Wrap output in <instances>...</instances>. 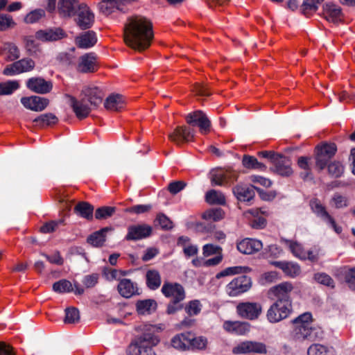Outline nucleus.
Instances as JSON below:
<instances>
[{"label":"nucleus","instance_id":"1","mask_svg":"<svg viewBox=\"0 0 355 355\" xmlns=\"http://www.w3.org/2000/svg\"><path fill=\"white\" fill-rule=\"evenodd\" d=\"M153 24L146 17L135 15L128 19L124 26V41L131 48L141 51L150 45Z\"/></svg>","mask_w":355,"mask_h":355},{"label":"nucleus","instance_id":"2","mask_svg":"<svg viewBox=\"0 0 355 355\" xmlns=\"http://www.w3.org/2000/svg\"><path fill=\"white\" fill-rule=\"evenodd\" d=\"M293 289V286L289 282H283L273 288L277 300L267 311L266 317L270 322H279L288 317L292 311L290 293Z\"/></svg>","mask_w":355,"mask_h":355},{"label":"nucleus","instance_id":"3","mask_svg":"<svg viewBox=\"0 0 355 355\" xmlns=\"http://www.w3.org/2000/svg\"><path fill=\"white\" fill-rule=\"evenodd\" d=\"M144 331L137 336L129 345L128 355H156L153 349L159 339L155 335L156 329L153 325H146Z\"/></svg>","mask_w":355,"mask_h":355},{"label":"nucleus","instance_id":"4","mask_svg":"<svg viewBox=\"0 0 355 355\" xmlns=\"http://www.w3.org/2000/svg\"><path fill=\"white\" fill-rule=\"evenodd\" d=\"M310 207L317 217L324 222L328 227L332 228L336 234H340L342 233V227L336 223L335 219L328 213L325 207L318 199L311 200Z\"/></svg>","mask_w":355,"mask_h":355},{"label":"nucleus","instance_id":"5","mask_svg":"<svg viewBox=\"0 0 355 355\" xmlns=\"http://www.w3.org/2000/svg\"><path fill=\"white\" fill-rule=\"evenodd\" d=\"M337 148L335 144H323L315 148V166L319 170H323L329 161L334 156Z\"/></svg>","mask_w":355,"mask_h":355},{"label":"nucleus","instance_id":"6","mask_svg":"<svg viewBox=\"0 0 355 355\" xmlns=\"http://www.w3.org/2000/svg\"><path fill=\"white\" fill-rule=\"evenodd\" d=\"M251 286V278L246 275H241L233 279L226 286L225 291L229 296L236 297L248 291Z\"/></svg>","mask_w":355,"mask_h":355},{"label":"nucleus","instance_id":"7","mask_svg":"<svg viewBox=\"0 0 355 355\" xmlns=\"http://www.w3.org/2000/svg\"><path fill=\"white\" fill-rule=\"evenodd\" d=\"M186 120L189 125L198 126L202 135H207L210 131L211 121L207 116L200 110L189 113L187 116Z\"/></svg>","mask_w":355,"mask_h":355},{"label":"nucleus","instance_id":"8","mask_svg":"<svg viewBox=\"0 0 355 355\" xmlns=\"http://www.w3.org/2000/svg\"><path fill=\"white\" fill-rule=\"evenodd\" d=\"M232 352L234 354L257 353L267 354V348L264 343L257 341H244L233 347Z\"/></svg>","mask_w":355,"mask_h":355},{"label":"nucleus","instance_id":"9","mask_svg":"<svg viewBox=\"0 0 355 355\" xmlns=\"http://www.w3.org/2000/svg\"><path fill=\"white\" fill-rule=\"evenodd\" d=\"M35 62L31 58H23L6 66L3 73L5 76H15L33 70L35 67Z\"/></svg>","mask_w":355,"mask_h":355},{"label":"nucleus","instance_id":"10","mask_svg":"<svg viewBox=\"0 0 355 355\" xmlns=\"http://www.w3.org/2000/svg\"><path fill=\"white\" fill-rule=\"evenodd\" d=\"M261 305L258 302H245L236 306L238 314L243 318L248 320L257 319L261 313Z\"/></svg>","mask_w":355,"mask_h":355},{"label":"nucleus","instance_id":"11","mask_svg":"<svg viewBox=\"0 0 355 355\" xmlns=\"http://www.w3.org/2000/svg\"><path fill=\"white\" fill-rule=\"evenodd\" d=\"M195 135L194 130L187 126H178L168 135V139L178 146L191 141Z\"/></svg>","mask_w":355,"mask_h":355},{"label":"nucleus","instance_id":"12","mask_svg":"<svg viewBox=\"0 0 355 355\" xmlns=\"http://www.w3.org/2000/svg\"><path fill=\"white\" fill-rule=\"evenodd\" d=\"M162 293L173 301H183L186 297L184 287L178 283L165 282L162 287Z\"/></svg>","mask_w":355,"mask_h":355},{"label":"nucleus","instance_id":"13","mask_svg":"<svg viewBox=\"0 0 355 355\" xmlns=\"http://www.w3.org/2000/svg\"><path fill=\"white\" fill-rule=\"evenodd\" d=\"M26 87L33 92L37 94H47L53 88L51 81L44 80L41 77H33L27 80Z\"/></svg>","mask_w":355,"mask_h":355},{"label":"nucleus","instance_id":"14","mask_svg":"<svg viewBox=\"0 0 355 355\" xmlns=\"http://www.w3.org/2000/svg\"><path fill=\"white\" fill-rule=\"evenodd\" d=\"M77 14V24L81 29L89 28L92 25L94 15L87 5L80 4Z\"/></svg>","mask_w":355,"mask_h":355},{"label":"nucleus","instance_id":"15","mask_svg":"<svg viewBox=\"0 0 355 355\" xmlns=\"http://www.w3.org/2000/svg\"><path fill=\"white\" fill-rule=\"evenodd\" d=\"M21 104L27 109L40 112L44 110L49 105V100L44 97L32 96L30 97H22Z\"/></svg>","mask_w":355,"mask_h":355},{"label":"nucleus","instance_id":"16","mask_svg":"<svg viewBox=\"0 0 355 355\" xmlns=\"http://www.w3.org/2000/svg\"><path fill=\"white\" fill-rule=\"evenodd\" d=\"M151 231V227L147 225H131L128 228L125 239L128 241L140 240L148 236Z\"/></svg>","mask_w":355,"mask_h":355},{"label":"nucleus","instance_id":"17","mask_svg":"<svg viewBox=\"0 0 355 355\" xmlns=\"http://www.w3.org/2000/svg\"><path fill=\"white\" fill-rule=\"evenodd\" d=\"M238 250L245 254H254L263 248L261 241L254 239L245 238L237 243Z\"/></svg>","mask_w":355,"mask_h":355},{"label":"nucleus","instance_id":"18","mask_svg":"<svg viewBox=\"0 0 355 355\" xmlns=\"http://www.w3.org/2000/svg\"><path fill=\"white\" fill-rule=\"evenodd\" d=\"M65 37V33L60 28L40 30L35 33V38L42 42H53Z\"/></svg>","mask_w":355,"mask_h":355},{"label":"nucleus","instance_id":"19","mask_svg":"<svg viewBox=\"0 0 355 355\" xmlns=\"http://www.w3.org/2000/svg\"><path fill=\"white\" fill-rule=\"evenodd\" d=\"M70 105L77 118L83 119L86 118L91 112V107L85 99L77 100L73 96H69Z\"/></svg>","mask_w":355,"mask_h":355},{"label":"nucleus","instance_id":"20","mask_svg":"<svg viewBox=\"0 0 355 355\" xmlns=\"http://www.w3.org/2000/svg\"><path fill=\"white\" fill-rule=\"evenodd\" d=\"M78 71L82 73L94 72L96 69V58L94 53H86L80 57L77 66Z\"/></svg>","mask_w":355,"mask_h":355},{"label":"nucleus","instance_id":"21","mask_svg":"<svg viewBox=\"0 0 355 355\" xmlns=\"http://www.w3.org/2000/svg\"><path fill=\"white\" fill-rule=\"evenodd\" d=\"M272 164L274 165L272 171L279 175L288 177L293 173L291 162L286 157L279 155L277 158L273 159Z\"/></svg>","mask_w":355,"mask_h":355},{"label":"nucleus","instance_id":"22","mask_svg":"<svg viewBox=\"0 0 355 355\" xmlns=\"http://www.w3.org/2000/svg\"><path fill=\"white\" fill-rule=\"evenodd\" d=\"M255 187L246 184H238L233 188V193L239 201L250 202L254 196Z\"/></svg>","mask_w":355,"mask_h":355},{"label":"nucleus","instance_id":"23","mask_svg":"<svg viewBox=\"0 0 355 355\" xmlns=\"http://www.w3.org/2000/svg\"><path fill=\"white\" fill-rule=\"evenodd\" d=\"M272 264L282 270L286 275L292 278L297 277L301 273L300 266L296 263L289 261H273Z\"/></svg>","mask_w":355,"mask_h":355},{"label":"nucleus","instance_id":"24","mask_svg":"<svg viewBox=\"0 0 355 355\" xmlns=\"http://www.w3.org/2000/svg\"><path fill=\"white\" fill-rule=\"evenodd\" d=\"M118 291L121 296L125 298L139 294L137 284L129 279H123L120 281L118 285Z\"/></svg>","mask_w":355,"mask_h":355},{"label":"nucleus","instance_id":"25","mask_svg":"<svg viewBox=\"0 0 355 355\" xmlns=\"http://www.w3.org/2000/svg\"><path fill=\"white\" fill-rule=\"evenodd\" d=\"M341 9L340 6L333 3H326L323 8L325 19L331 22H338L341 19Z\"/></svg>","mask_w":355,"mask_h":355},{"label":"nucleus","instance_id":"26","mask_svg":"<svg viewBox=\"0 0 355 355\" xmlns=\"http://www.w3.org/2000/svg\"><path fill=\"white\" fill-rule=\"evenodd\" d=\"M83 92L87 98V101L89 102L91 105L96 107L102 102L103 94L99 88L86 87L83 90Z\"/></svg>","mask_w":355,"mask_h":355},{"label":"nucleus","instance_id":"27","mask_svg":"<svg viewBox=\"0 0 355 355\" xmlns=\"http://www.w3.org/2000/svg\"><path fill=\"white\" fill-rule=\"evenodd\" d=\"M78 6L77 0H60L58 3V9L61 15L71 17L75 14Z\"/></svg>","mask_w":355,"mask_h":355},{"label":"nucleus","instance_id":"28","mask_svg":"<svg viewBox=\"0 0 355 355\" xmlns=\"http://www.w3.org/2000/svg\"><path fill=\"white\" fill-rule=\"evenodd\" d=\"M223 328L228 332L237 335H243L249 331L250 326L247 322L239 321H225Z\"/></svg>","mask_w":355,"mask_h":355},{"label":"nucleus","instance_id":"29","mask_svg":"<svg viewBox=\"0 0 355 355\" xmlns=\"http://www.w3.org/2000/svg\"><path fill=\"white\" fill-rule=\"evenodd\" d=\"M189 338H191V332L177 334L171 339V345L179 350L189 349L191 345Z\"/></svg>","mask_w":355,"mask_h":355},{"label":"nucleus","instance_id":"30","mask_svg":"<svg viewBox=\"0 0 355 355\" xmlns=\"http://www.w3.org/2000/svg\"><path fill=\"white\" fill-rule=\"evenodd\" d=\"M97 42L96 33L93 31H87L76 38L78 47L88 49L93 46Z\"/></svg>","mask_w":355,"mask_h":355},{"label":"nucleus","instance_id":"31","mask_svg":"<svg viewBox=\"0 0 355 355\" xmlns=\"http://www.w3.org/2000/svg\"><path fill=\"white\" fill-rule=\"evenodd\" d=\"M1 55L6 61H13L20 56L17 46L12 43H6L1 49Z\"/></svg>","mask_w":355,"mask_h":355},{"label":"nucleus","instance_id":"32","mask_svg":"<svg viewBox=\"0 0 355 355\" xmlns=\"http://www.w3.org/2000/svg\"><path fill=\"white\" fill-rule=\"evenodd\" d=\"M109 230V227H104L90 234L87 237V243L96 248L101 247L105 241L106 233Z\"/></svg>","mask_w":355,"mask_h":355},{"label":"nucleus","instance_id":"33","mask_svg":"<svg viewBox=\"0 0 355 355\" xmlns=\"http://www.w3.org/2000/svg\"><path fill=\"white\" fill-rule=\"evenodd\" d=\"M124 105L123 97L120 94H112L106 98L105 102V108L112 111H119L124 107Z\"/></svg>","mask_w":355,"mask_h":355},{"label":"nucleus","instance_id":"34","mask_svg":"<svg viewBox=\"0 0 355 355\" xmlns=\"http://www.w3.org/2000/svg\"><path fill=\"white\" fill-rule=\"evenodd\" d=\"M311 323L304 324H295L292 331V338L296 341L308 340Z\"/></svg>","mask_w":355,"mask_h":355},{"label":"nucleus","instance_id":"35","mask_svg":"<svg viewBox=\"0 0 355 355\" xmlns=\"http://www.w3.org/2000/svg\"><path fill=\"white\" fill-rule=\"evenodd\" d=\"M146 285L150 290L157 289L162 283L159 272L156 270H148L146 274Z\"/></svg>","mask_w":355,"mask_h":355},{"label":"nucleus","instance_id":"36","mask_svg":"<svg viewBox=\"0 0 355 355\" xmlns=\"http://www.w3.org/2000/svg\"><path fill=\"white\" fill-rule=\"evenodd\" d=\"M74 211L80 216L91 220L93 218L94 207L87 202H81L76 205Z\"/></svg>","mask_w":355,"mask_h":355},{"label":"nucleus","instance_id":"37","mask_svg":"<svg viewBox=\"0 0 355 355\" xmlns=\"http://www.w3.org/2000/svg\"><path fill=\"white\" fill-rule=\"evenodd\" d=\"M137 311L139 314H150L157 308V303L154 300H144L138 301L136 304Z\"/></svg>","mask_w":355,"mask_h":355},{"label":"nucleus","instance_id":"38","mask_svg":"<svg viewBox=\"0 0 355 355\" xmlns=\"http://www.w3.org/2000/svg\"><path fill=\"white\" fill-rule=\"evenodd\" d=\"M307 354L308 355H334V351L332 347L315 343L308 348Z\"/></svg>","mask_w":355,"mask_h":355},{"label":"nucleus","instance_id":"39","mask_svg":"<svg viewBox=\"0 0 355 355\" xmlns=\"http://www.w3.org/2000/svg\"><path fill=\"white\" fill-rule=\"evenodd\" d=\"M205 200L211 205H224L225 203V196L220 191L214 189L206 193Z\"/></svg>","mask_w":355,"mask_h":355},{"label":"nucleus","instance_id":"40","mask_svg":"<svg viewBox=\"0 0 355 355\" xmlns=\"http://www.w3.org/2000/svg\"><path fill=\"white\" fill-rule=\"evenodd\" d=\"M58 121L57 116L52 113H46L41 114L33 120L36 125L44 127L55 124Z\"/></svg>","mask_w":355,"mask_h":355},{"label":"nucleus","instance_id":"41","mask_svg":"<svg viewBox=\"0 0 355 355\" xmlns=\"http://www.w3.org/2000/svg\"><path fill=\"white\" fill-rule=\"evenodd\" d=\"M225 212L221 208H212L207 210L202 214V218L206 220L219 221L224 218Z\"/></svg>","mask_w":355,"mask_h":355},{"label":"nucleus","instance_id":"42","mask_svg":"<svg viewBox=\"0 0 355 355\" xmlns=\"http://www.w3.org/2000/svg\"><path fill=\"white\" fill-rule=\"evenodd\" d=\"M311 158L309 157H300L297 160L298 166L304 171L301 173L300 176L304 179L311 178Z\"/></svg>","mask_w":355,"mask_h":355},{"label":"nucleus","instance_id":"43","mask_svg":"<svg viewBox=\"0 0 355 355\" xmlns=\"http://www.w3.org/2000/svg\"><path fill=\"white\" fill-rule=\"evenodd\" d=\"M250 270H251V269L248 266L228 267V268L224 269L223 270H222L221 272H218L216 275V277L218 279H219L220 277L228 276V275H235V274L247 273V272H250Z\"/></svg>","mask_w":355,"mask_h":355},{"label":"nucleus","instance_id":"44","mask_svg":"<svg viewBox=\"0 0 355 355\" xmlns=\"http://www.w3.org/2000/svg\"><path fill=\"white\" fill-rule=\"evenodd\" d=\"M202 308V304L198 300H193L189 301L184 306L185 312L189 316H194L198 315Z\"/></svg>","mask_w":355,"mask_h":355},{"label":"nucleus","instance_id":"45","mask_svg":"<svg viewBox=\"0 0 355 355\" xmlns=\"http://www.w3.org/2000/svg\"><path fill=\"white\" fill-rule=\"evenodd\" d=\"M53 290L59 293H70L73 291V287L69 281L61 279L53 284Z\"/></svg>","mask_w":355,"mask_h":355},{"label":"nucleus","instance_id":"46","mask_svg":"<svg viewBox=\"0 0 355 355\" xmlns=\"http://www.w3.org/2000/svg\"><path fill=\"white\" fill-rule=\"evenodd\" d=\"M19 85L16 80H8L0 83V96L10 95L17 90Z\"/></svg>","mask_w":355,"mask_h":355},{"label":"nucleus","instance_id":"47","mask_svg":"<svg viewBox=\"0 0 355 355\" xmlns=\"http://www.w3.org/2000/svg\"><path fill=\"white\" fill-rule=\"evenodd\" d=\"M286 242L288 244L290 250L295 257H297L302 260H305L306 251L304 250L302 245L300 243L291 241H287Z\"/></svg>","mask_w":355,"mask_h":355},{"label":"nucleus","instance_id":"48","mask_svg":"<svg viewBox=\"0 0 355 355\" xmlns=\"http://www.w3.org/2000/svg\"><path fill=\"white\" fill-rule=\"evenodd\" d=\"M344 166L338 161L332 162L328 165L329 174L334 178L341 177L344 173Z\"/></svg>","mask_w":355,"mask_h":355},{"label":"nucleus","instance_id":"49","mask_svg":"<svg viewBox=\"0 0 355 355\" xmlns=\"http://www.w3.org/2000/svg\"><path fill=\"white\" fill-rule=\"evenodd\" d=\"M331 203L336 209L347 207L349 205L347 197L339 193H335L331 198Z\"/></svg>","mask_w":355,"mask_h":355},{"label":"nucleus","instance_id":"50","mask_svg":"<svg viewBox=\"0 0 355 355\" xmlns=\"http://www.w3.org/2000/svg\"><path fill=\"white\" fill-rule=\"evenodd\" d=\"M243 164L248 168L263 170L266 166L252 156L245 155L243 158Z\"/></svg>","mask_w":355,"mask_h":355},{"label":"nucleus","instance_id":"51","mask_svg":"<svg viewBox=\"0 0 355 355\" xmlns=\"http://www.w3.org/2000/svg\"><path fill=\"white\" fill-rule=\"evenodd\" d=\"M45 15L43 9H35L26 15L24 21L26 24H34L37 22Z\"/></svg>","mask_w":355,"mask_h":355},{"label":"nucleus","instance_id":"52","mask_svg":"<svg viewBox=\"0 0 355 355\" xmlns=\"http://www.w3.org/2000/svg\"><path fill=\"white\" fill-rule=\"evenodd\" d=\"M314 279L319 284L334 288V281L327 274L324 272H318L314 275Z\"/></svg>","mask_w":355,"mask_h":355},{"label":"nucleus","instance_id":"53","mask_svg":"<svg viewBox=\"0 0 355 355\" xmlns=\"http://www.w3.org/2000/svg\"><path fill=\"white\" fill-rule=\"evenodd\" d=\"M189 338L191 340L189 349H202L205 348L207 343V340L205 338L202 336L195 337L194 335L191 333V338Z\"/></svg>","mask_w":355,"mask_h":355},{"label":"nucleus","instance_id":"54","mask_svg":"<svg viewBox=\"0 0 355 355\" xmlns=\"http://www.w3.org/2000/svg\"><path fill=\"white\" fill-rule=\"evenodd\" d=\"M80 319V314L78 309L71 307L67 308L65 310V323H75Z\"/></svg>","mask_w":355,"mask_h":355},{"label":"nucleus","instance_id":"55","mask_svg":"<svg viewBox=\"0 0 355 355\" xmlns=\"http://www.w3.org/2000/svg\"><path fill=\"white\" fill-rule=\"evenodd\" d=\"M115 211V208L112 207H101L98 208L95 212L96 219H105L112 216Z\"/></svg>","mask_w":355,"mask_h":355},{"label":"nucleus","instance_id":"56","mask_svg":"<svg viewBox=\"0 0 355 355\" xmlns=\"http://www.w3.org/2000/svg\"><path fill=\"white\" fill-rule=\"evenodd\" d=\"M324 338V331L320 327L310 326L308 340H320Z\"/></svg>","mask_w":355,"mask_h":355},{"label":"nucleus","instance_id":"57","mask_svg":"<svg viewBox=\"0 0 355 355\" xmlns=\"http://www.w3.org/2000/svg\"><path fill=\"white\" fill-rule=\"evenodd\" d=\"M105 279L108 281L119 279L121 275H125V272L116 269L105 268L103 272Z\"/></svg>","mask_w":355,"mask_h":355},{"label":"nucleus","instance_id":"58","mask_svg":"<svg viewBox=\"0 0 355 355\" xmlns=\"http://www.w3.org/2000/svg\"><path fill=\"white\" fill-rule=\"evenodd\" d=\"M99 275L97 273H92L90 275H85L83 279V285L87 288L94 287L98 282Z\"/></svg>","mask_w":355,"mask_h":355},{"label":"nucleus","instance_id":"59","mask_svg":"<svg viewBox=\"0 0 355 355\" xmlns=\"http://www.w3.org/2000/svg\"><path fill=\"white\" fill-rule=\"evenodd\" d=\"M202 253L205 257L213 254H220L222 252L221 247L214 244H206L202 248Z\"/></svg>","mask_w":355,"mask_h":355},{"label":"nucleus","instance_id":"60","mask_svg":"<svg viewBox=\"0 0 355 355\" xmlns=\"http://www.w3.org/2000/svg\"><path fill=\"white\" fill-rule=\"evenodd\" d=\"M156 221L164 230H171L173 228L172 221L164 214H157Z\"/></svg>","mask_w":355,"mask_h":355},{"label":"nucleus","instance_id":"61","mask_svg":"<svg viewBox=\"0 0 355 355\" xmlns=\"http://www.w3.org/2000/svg\"><path fill=\"white\" fill-rule=\"evenodd\" d=\"M152 208L151 205H137L125 209L126 212L135 213L137 214H144L150 211Z\"/></svg>","mask_w":355,"mask_h":355},{"label":"nucleus","instance_id":"62","mask_svg":"<svg viewBox=\"0 0 355 355\" xmlns=\"http://www.w3.org/2000/svg\"><path fill=\"white\" fill-rule=\"evenodd\" d=\"M13 24L15 23L10 15L0 14V31H6Z\"/></svg>","mask_w":355,"mask_h":355},{"label":"nucleus","instance_id":"63","mask_svg":"<svg viewBox=\"0 0 355 355\" xmlns=\"http://www.w3.org/2000/svg\"><path fill=\"white\" fill-rule=\"evenodd\" d=\"M186 187V183L183 181H175L171 182L168 184V189L171 193L173 195L177 194Z\"/></svg>","mask_w":355,"mask_h":355},{"label":"nucleus","instance_id":"64","mask_svg":"<svg viewBox=\"0 0 355 355\" xmlns=\"http://www.w3.org/2000/svg\"><path fill=\"white\" fill-rule=\"evenodd\" d=\"M345 278L349 286L355 289V267L349 268L345 271Z\"/></svg>","mask_w":355,"mask_h":355}]
</instances>
